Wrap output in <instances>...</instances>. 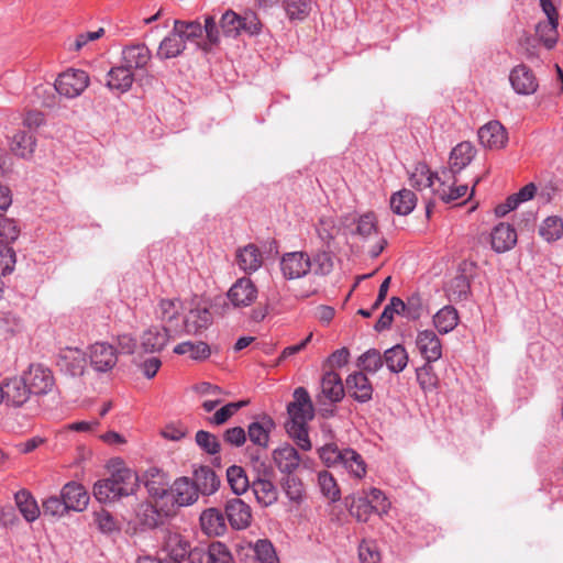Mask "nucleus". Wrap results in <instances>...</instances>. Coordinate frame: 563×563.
Wrapping results in <instances>:
<instances>
[{"instance_id": "obj_42", "label": "nucleus", "mask_w": 563, "mask_h": 563, "mask_svg": "<svg viewBox=\"0 0 563 563\" xmlns=\"http://www.w3.org/2000/svg\"><path fill=\"white\" fill-rule=\"evenodd\" d=\"M383 361L390 372L398 374L408 364V353L402 345L397 344L385 351Z\"/></svg>"}, {"instance_id": "obj_40", "label": "nucleus", "mask_w": 563, "mask_h": 563, "mask_svg": "<svg viewBox=\"0 0 563 563\" xmlns=\"http://www.w3.org/2000/svg\"><path fill=\"white\" fill-rule=\"evenodd\" d=\"M459 320L457 310L452 306H444L433 316V324L441 334L453 331Z\"/></svg>"}, {"instance_id": "obj_52", "label": "nucleus", "mask_w": 563, "mask_h": 563, "mask_svg": "<svg viewBox=\"0 0 563 563\" xmlns=\"http://www.w3.org/2000/svg\"><path fill=\"white\" fill-rule=\"evenodd\" d=\"M417 382L424 393L433 391L438 388L439 378L435 374L432 363H426L416 369Z\"/></svg>"}, {"instance_id": "obj_12", "label": "nucleus", "mask_w": 563, "mask_h": 563, "mask_svg": "<svg viewBox=\"0 0 563 563\" xmlns=\"http://www.w3.org/2000/svg\"><path fill=\"white\" fill-rule=\"evenodd\" d=\"M2 390L3 401L15 408L22 407L33 395L23 375L7 379L2 384Z\"/></svg>"}, {"instance_id": "obj_60", "label": "nucleus", "mask_w": 563, "mask_h": 563, "mask_svg": "<svg viewBox=\"0 0 563 563\" xmlns=\"http://www.w3.org/2000/svg\"><path fill=\"white\" fill-rule=\"evenodd\" d=\"M197 445L207 454L216 455L221 450L219 439L211 432L199 430L195 437Z\"/></svg>"}, {"instance_id": "obj_50", "label": "nucleus", "mask_w": 563, "mask_h": 563, "mask_svg": "<svg viewBox=\"0 0 563 563\" xmlns=\"http://www.w3.org/2000/svg\"><path fill=\"white\" fill-rule=\"evenodd\" d=\"M35 141L24 131L15 133L11 141V151L22 158H29L34 152Z\"/></svg>"}, {"instance_id": "obj_4", "label": "nucleus", "mask_w": 563, "mask_h": 563, "mask_svg": "<svg viewBox=\"0 0 563 563\" xmlns=\"http://www.w3.org/2000/svg\"><path fill=\"white\" fill-rule=\"evenodd\" d=\"M89 85V76L85 70L69 68L55 80V90L66 98L80 96Z\"/></svg>"}, {"instance_id": "obj_10", "label": "nucleus", "mask_w": 563, "mask_h": 563, "mask_svg": "<svg viewBox=\"0 0 563 563\" xmlns=\"http://www.w3.org/2000/svg\"><path fill=\"white\" fill-rule=\"evenodd\" d=\"M311 260L305 252L286 253L280 260V269L285 278L297 279L311 271Z\"/></svg>"}, {"instance_id": "obj_26", "label": "nucleus", "mask_w": 563, "mask_h": 563, "mask_svg": "<svg viewBox=\"0 0 563 563\" xmlns=\"http://www.w3.org/2000/svg\"><path fill=\"white\" fill-rule=\"evenodd\" d=\"M134 82V74L126 66L112 67L107 74L106 86L111 91L119 93L128 92Z\"/></svg>"}, {"instance_id": "obj_17", "label": "nucleus", "mask_w": 563, "mask_h": 563, "mask_svg": "<svg viewBox=\"0 0 563 563\" xmlns=\"http://www.w3.org/2000/svg\"><path fill=\"white\" fill-rule=\"evenodd\" d=\"M152 52L144 43H134L123 47L122 64L133 70H144L151 63Z\"/></svg>"}, {"instance_id": "obj_55", "label": "nucleus", "mask_w": 563, "mask_h": 563, "mask_svg": "<svg viewBox=\"0 0 563 563\" xmlns=\"http://www.w3.org/2000/svg\"><path fill=\"white\" fill-rule=\"evenodd\" d=\"M202 29L203 33H206V41L198 42L197 47L202 51H209L210 46L218 45L220 43V24L218 25L214 16L206 15Z\"/></svg>"}, {"instance_id": "obj_62", "label": "nucleus", "mask_w": 563, "mask_h": 563, "mask_svg": "<svg viewBox=\"0 0 563 563\" xmlns=\"http://www.w3.org/2000/svg\"><path fill=\"white\" fill-rule=\"evenodd\" d=\"M42 510L44 516L62 517L68 511V508L62 496L60 498L57 496H51L43 500Z\"/></svg>"}, {"instance_id": "obj_58", "label": "nucleus", "mask_w": 563, "mask_h": 563, "mask_svg": "<svg viewBox=\"0 0 563 563\" xmlns=\"http://www.w3.org/2000/svg\"><path fill=\"white\" fill-rule=\"evenodd\" d=\"M181 310V302L178 299H161L156 309V318L162 322H172L177 319Z\"/></svg>"}, {"instance_id": "obj_7", "label": "nucleus", "mask_w": 563, "mask_h": 563, "mask_svg": "<svg viewBox=\"0 0 563 563\" xmlns=\"http://www.w3.org/2000/svg\"><path fill=\"white\" fill-rule=\"evenodd\" d=\"M355 233L363 240H369L377 238L376 243L371 247L368 254L371 257H377L387 245V241L384 236L379 235L377 220L373 212L362 214L356 221Z\"/></svg>"}, {"instance_id": "obj_8", "label": "nucleus", "mask_w": 563, "mask_h": 563, "mask_svg": "<svg viewBox=\"0 0 563 563\" xmlns=\"http://www.w3.org/2000/svg\"><path fill=\"white\" fill-rule=\"evenodd\" d=\"M292 397L294 400L287 405V421H311L314 417V408L308 390L305 387H297Z\"/></svg>"}, {"instance_id": "obj_25", "label": "nucleus", "mask_w": 563, "mask_h": 563, "mask_svg": "<svg viewBox=\"0 0 563 563\" xmlns=\"http://www.w3.org/2000/svg\"><path fill=\"white\" fill-rule=\"evenodd\" d=\"M174 501L179 507L190 506L198 500L199 494L194 481L188 477L176 479L170 487Z\"/></svg>"}, {"instance_id": "obj_22", "label": "nucleus", "mask_w": 563, "mask_h": 563, "mask_svg": "<svg viewBox=\"0 0 563 563\" xmlns=\"http://www.w3.org/2000/svg\"><path fill=\"white\" fill-rule=\"evenodd\" d=\"M264 262L262 251L255 244L239 247L235 253V264L245 274L258 271Z\"/></svg>"}, {"instance_id": "obj_34", "label": "nucleus", "mask_w": 563, "mask_h": 563, "mask_svg": "<svg viewBox=\"0 0 563 563\" xmlns=\"http://www.w3.org/2000/svg\"><path fill=\"white\" fill-rule=\"evenodd\" d=\"M256 501L262 507H269L278 500V489L266 478H257L251 485Z\"/></svg>"}, {"instance_id": "obj_45", "label": "nucleus", "mask_w": 563, "mask_h": 563, "mask_svg": "<svg viewBox=\"0 0 563 563\" xmlns=\"http://www.w3.org/2000/svg\"><path fill=\"white\" fill-rule=\"evenodd\" d=\"M540 236L551 243L563 236V220L559 216H550L545 218L539 225Z\"/></svg>"}, {"instance_id": "obj_63", "label": "nucleus", "mask_w": 563, "mask_h": 563, "mask_svg": "<svg viewBox=\"0 0 563 563\" xmlns=\"http://www.w3.org/2000/svg\"><path fill=\"white\" fill-rule=\"evenodd\" d=\"M254 553L261 563H277L275 549L268 540H257L254 544Z\"/></svg>"}, {"instance_id": "obj_14", "label": "nucleus", "mask_w": 563, "mask_h": 563, "mask_svg": "<svg viewBox=\"0 0 563 563\" xmlns=\"http://www.w3.org/2000/svg\"><path fill=\"white\" fill-rule=\"evenodd\" d=\"M225 517L234 530H243L252 522V509L249 504L239 497L229 499L225 503Z\"/></svg>"}, {"instance_id": "obj_16", "label": "nucleus", "mask_w": 563, "mask_h": 563, "mask_svg": "<svg viewBox=\"0 0 563 563\" xmlns=\"http://www.w3.org/2000/svg\"><path fill=\"white\" fill-rule=\"evenodd\" d=\"M272 456L275 466L284 475L295 474L301 463L298 451L289 443H284L276 448Z\"/></svg>"}, {"instance_id": "obj_2", "label": "nucleus", "mask_w": 563, "mask_h": 563, "mask_svg": "<svg viewBox=\"0 0 563 563\" xmlns=\"http://www.w3.org/2000/svg\"><path fill=\"white\" fill-rule=\"evenodd\" d=\"M318 454L328 467L342 466L357 479L366 475V463L362 455L353 449H340L335 443H328L318 450Z\"/></svg>"}, {"instance_id": "obj_64", "label": "nucleus", "mask_w": 563, "mask_h": 563, "mask_svg": "<svg viewBox=\"0 0 563 563\" xmlns=\"http://www.w3.org/2000/svg\"><path fill=\"white\" fill-rule=\"evenodd\" d=\"M93 521L102 533H112L113 531L119 530V526L114 517L104 509L95 511Z\"/></svg>"}, {"instance_id": "obj_23", "label": "nucleus", "mask_w": 563, "mask_h": 563, "mask_svg": "<svg viewBox=\"0 0 563 563\" xmlns=\"http://www.w3.org/2000/svg\"><path fill=\"white\" fill-rule=\"evenodd\" d=\"M170 339L169 330L165 327L152 325L140 336V344L145 353H159Z\"/></svg>"}, {"instance_id": "obj_20", "label": "nucleus", "mask_w": 563, "mask_h": 563, "mask_svg": "<svg viewBox=\"0 0 563 563\" xmlns=\"http://www.w3.org/2000/svg\"><path fill=\"white\" fill-rule=\"evenodd\" d=\"M165 548L168 552L167 558L154 559L145 556L139 559L137 563H181L188 552V542L179 534H170L166 541Z\"/></svg>"}, {"instance_id": "obj_56", "label": "nucleus", "mask_w": 563, "mask_h": 563, "mask_svg": "<svg viewBox=\"0 0 563 563\" xmlns=\"http://www.w3.org/2000/svg\"><path fill=\"white\" fill-rule=\"evenodd\" d=\"M312 0H283L284 10L289 20H305L311 11Z\"/></svg>"}, {"instance_id": "obj_6", "label": "nucleus", "mask_w": 563, "mask_h": 563, "mask_svg": "<svg viewBox=\"0 0 563 563\" xmlns=\"http://www.w3.org/2000/svg\"><path fill=\"white\" fill-rule=\"evenodd\" d=\"M186 558L189 563H235L229 548L220 541L211 542L207 549L188 548Z\"/></svg>"}, {"instance_id": "obj_11", "label": "nucleus", "mask_w": 563, "mask_h": 563, "mask_svg": "<svg viewBox=\"0 0 563 563\" xmlns=\"http://www.w3.org/2000/svg\"><path fill=\"white\" fill-rule=\"evenodd\" d=\"M257 295V287L249 277L239 278L227 294L234 308L250 307L256 300Z\"/></svg>"}, {"instance_id": "obj_39", "label": "nucleus", "mask_w": 563, "mask_h": 563, "mask_svg": "<svg viewBox=\"0 0 563 563\" xmlns=\"http://www.w3.org/2000/svg\"><path fill=\"white\" fill-rule=\"evenodd\" d=\"M471 291V284L466 275L456 274L445 285V294L450 301H461L467 298Z\"/></svg>"}, {"instance_id": "obj_13", "label": "nucleus", "mask_w": 563, "mask_h": 563, "mask_svg": "<svg viewBox=\"0 0 563 563\" xmlns=\"http://www.w3.org/2000/svg\"><path fill=\"white\" fill-rule=\"evenodd\" d=\"M476 150L470 142L459 143L450 154L449 168L441 172L444 178H453L464 169L475 157Z\"/></svg>"}, {"instance_id": "obj_28", "label": "nucleus", "mask_w": 563, "mask_h": 563, "mask_svg": "<svg viewBox=\"0 0 563 563\" xmlns=\"http://www.w3.org/2000/svg\"><path fill=\"white\" fill-rule=\"evenodd\" d=\"M142 481L148 494L155 498H163L168 492V477L158 467L152 466L147 468L142 476Z\"/></svg>"}, {"instance_id": "obj_15", "label": "nucleus", "mask_w": 563, "mask_h": 563, "mask_svg": "<svg viewBox=\"0 0 563 563\" xmlns=\"http://www.w3.org/2000/svg\"><path fill=\"white\" fill-rule=\"evenodd\" d=\"M509 81L516 93L528 96L538 90V80L532 70L523 65L515 66L509 74Z\"/></svg>"}, {"instance_id": "obj_21", "label": "nucleus", "mask_w": 563, "mask_h": 563, "mask_svg": "<svg viewBox=\"0 0 563 563\" xmlns=\"http://www.w3.org/2000/svg\"><path fill=\"white\" fill-rule=\"evenodd\" d=\"M212 323V314L207 305L198 303L191 308L184 320V330L187 334H200Z\"/></svg>"}, {"instance_id": "obj_37", "label": "nucleus", "mask_w": 563, "mask_h": 563, "mask_svg": "<svg viewBox=\"0 0 563 563\" xmlns=\"http://www.w3.org/2000/svg\"><path fill=\"white\" fill-rule=\"evenodd\" d=\"M14 500L21 515L27 522H33L40 517V507L29 490L21 489L16 492L14 494Z\"/></svg>"}, {"instance_id": "obj_31", "label": "nucleus", "mask_w": 563, "mask_h": 563, "mask_svg": "<svg viewBox=\"0 0 563 563\" xmlns=\"http://www.w3.org/2000/svg\"><path fill=\"white\" fill-rule=\"evenodd\" d=\"M346 387L351 396L360 402H366L372 399V384L367 376L362 372L349 375L346 378Z\"/></svg>"}, {"instance_id": "obj_46", "label": "nucleus", "mask_w": 563, "mask_h": 563, "mask_svg": "<svg viewBox=\"0 0 563 563\" xmlns=\"http://www.w3.org/2000/svg\"><path fill=\"white\" fill-rule=\"evenodd\" d=\"M559 21H540L536 26V34L545 48L552 49L559 40Z\"/></svg>"}, {"instance_id": "obj_51", "label": "nucleus", "mask_w": 563, "mask_h": 563, "mask_svg": "<svg viewBox=\"0 0 563 563\" xmlns=\"http://www.w3.org/2000/svg\"><path fill=\"white\" fill-rule=\"evenodd\" d=\"M405 301L398 297H393L390 302L384 308L378 321L375 324L376 331L389 329L393 323L394 316L402 313Z\"/></svg>"}, {"instance_id": "obj_19", "label": "nucleus", "mask_w": 563, "mask_h": 563, "mask_svg": "<svg viewBox=\"0 0 563 563\" xmlns=\"http://www.w3.org/2000/svg\"><path fill=\"white\" fill-rule=\"evenodd\" d=\"M479 143L489 150L503 148L508 141V134L504 125L498 121H489L478 132Z\"/></svg>"}, {"instance_id": "obj_54", "label": "nucleus", "mask_w": 563, "mask_h": 563, "mask_svg": "<svg viewBox=\"0 0 563 563\" xmlns=\"http://www.w3.org/2000/svg\"><path fill=\"white\" fill-rule=\"evenodd\" d=\"M247 404V400L229 402L219 408L211 417H208L206 420L211 426H222L225 422H228L230 418H232L241 408L245 407Z\"/></svg>"}, {"instance_id": "obj_49", "label": "nucleus", "mask_w": 563, "mask_h": 563, "mask_svg": "<svg viewBox=\"0 0 563 563\" xmlns=\"http://www.w3.org/2000/svg\"><path fill=\"white\" fill-rule=\"evenodd\" d=\"M438 177H441V174H433L427 165L421 164L418 165L411 174L410 185L418 190H422L424 188L434 189V183L435 180L438 181Z\"/></svg>"}, {"instance_id": "obj_24", "label": "nucleus", "mask_w": 563, "mask_h": 563, "mask_svg": "<svg viewBox=\"0 0 563 563\" xmlns=\"http://www.w3.org/2000/svg\"><path fill=\"white\" fill-rule=\"evenodd\" d=\"M68 510L82 511L89 504V495L86 488L76 482H69L64 485L60 492Z\"/></svg>"}, {"instance_id": "obj_29", "label": "nucleus", "mask_w": 563, "mask_h": 563, "mask_svg": "<svg viewBox=\"0 0 563 563\" xmlns=\"http://www.w3.org/2000/svg\"><path fill=\"white\" fill-rule=\"evenodd\" d=\"M185 49L186 43L173 26L169 34L161 41L156 51V57L162 60L176 58L180 56Z\"/></svg>"}, {"instance_id": "obj_41", "label": "nucleus", "mask_w": 563, "mask_h": 563, "mask_svg": "<svg viewBox=\"0 0 563 563\" xmlns=\"http://www.w3.org/2000/svg\"><path fill=\"white\" fill-rule=\"evenodd\" d=\"M417 205L415 192L409 189H401L390 197V208L399 216H407L412 212Z\"/></svg>"}, {"instance_id": "obj_33", "label": "nucleus", "mask_w": 563, "mask_h": 563, "mask_svg": "<svg viewBox=\"0 0 563 563\" xmlns=\"http://www.w3.org/2000/svg\"><path fill=\"white\" fill-rule=\"evenodd\" d=\"M439 186L433 189V192L439 196L443 202H453L463 198L468 190L467 185H455V176L453 178H444L442 175L438 177Z\"/></svg>"}, {"instance_id": "obj_48", "label": "nucleus", "mask_w": 563, "mask_h": 563, "mask_svg": "<svg viewBox=\"0 0 563 563\" xmlns=\"http://www.w3.org/2000/svg\"><path fill=\"white\" fill-rule=\"evenodd\" d=\"M136 517L140 523L147 528L154 529L163 522V515L150 503H142L136 509Z\"/></svg>"}, {"instance_id": "obj_36", "label": "nucleus", "mask_w": 563, "mask_h": 563, "mask_svg": "<svg viewBox=\"0 0 563 563\" xmlns=\"http://www.w3.org/2000/svg\"><path fill=\"white\" fill-rule=\"evenodd\" d=\"M194 483L198 488V494L207 496L216 493L220 486L216 472L208 466H202L195 472Z\"/></svg>"}, {"instance_id": "obj_47", "label": "nucleus", "mask_w": 563, "mask_h": 563, "mask_svg": "<svg viewBox=\"0 0 563 563\" xmlns=\"http://www.w3.org/2000/svg\"><path fill=\"white\" fill-rule=\"evenodd\" d=\"M280 484L285 495L290 501L295 504L302 503L305 498V485L298 476L295 474L285 475Z\"/></svg>"}, {"instance_id": "obj_5", "label": "nucleus", "mask_w": 563, "mask_h": 563, "mask_svg": "<svg viewBox=\"0 0 563 563\" xmlns=\"http://www.w3.org/2000/svg\"><path fill=\"white\" fill-rule=\"evenodd\" d=\"M87 356L90 366L97 373H108L118 363L117 349L107 342H96L88 346Z\"/></svg>"}, {"instance_id": "obj_38", "label": "nucleus", "mask_w": 563, "mask_h": 563, "mask_svg": "<svg viewBox=\"0 0 563 563\" xmlns=\"http://www.w3.org/2000/svg\"><path fill=\"white\" fill-rule=\"evenodd\" d=\"M285 429L288 437L300 450L308 452L312 449V443L309 438L308 422L287 421L285 423Z\"/></svg>"}, {"instance_id": "obj_32", "label": "nucleus", "mask_w": 563, "mask_h": 563, "mask_svg": "<svg viewBox=\"0 0 563 563\" xmlns=\"http://www.w3.org/2000/svg\"><path fill=\"white\" fill-rule=\"evenodd\" d=\"M275 428V422L269 417H263L260 421L252 422L247 428L250 441L262 449H266L269 443V435Z\"/></svg>"}, {"instance_id": "obj_61", "label": "nucleus", "mask_w": 563, "mask_h": 563, "mask_svg": "<svg viewBox=\"0 0 563 563\" xmlns=\"http://www.w3.org/2000/svg\"><path fill=\"white\" fill-rule=\"evenodd\" d=\"M358 364L364 371L376 373L382 368L384 361L383 356L377 350L371 349L358 357Z\"/></svg>"}, {"instance_id": "obj_3", "label": "nucleus", "mask_w": 563, "mask_h": 563, "mask_svg": "<svg viewBox=\"0 0 563 563\" xmlns=\"http://www.w3.org/2000/svg\"><path fill=\"white\" fill-rule=\"evenodd\" d=\"M219 24L222 34L232 38H236L242 34L249 36L257 35L262 30L258 16L252 11H246L243 15H240L232 10H228L222 14Z\"/></svg>"}, {"instance_id": "obj_43", "label": "nucleus", "mask_w": 563, "mask_h": 563, "mask_svg": "<svg viewBox=\"0 0 563 563\" xmlns=\"http://www.w3.org/2000/svg\"><path fill=\"white\" fill-rule=\"evenodd\" d=\"M173 26L175 31L178 32L180 37L185 43L192 42L198 43L202 37L203 29L202 24L198 20L194 21H184V20H174Z\"/></svg>"}, {"instance_id": "obj_1", "label": "nucleus", "mask_w": 563, "mask_h": 563, "mask_svg": "<svg viewBox=\"0 0 563 563\" xmlns=\"http://www.w3.org/2000/svg\"><path fill=\"white\" fill-rule=\"evenodd\" d=\"M140 478L128 467L114 471L110 477L98 481L93 485V496L100 503H111L133 495L139 487Z\"/></svg>"}, {"instance_id": "obj_18", "label": "nucleus", "mask_w": 563, "mask_h": 563, "mask_svg": "<svg viewBox=\"0 0 563 563\" xmlns=\"http://www.w3.org/2000/svg\"><path fill=\"white\" fill-rule=\"evenodd\" d=\"M416 346L429 363H434L442 357V343L439 336L432 330L419 331L416 338Z\"/></svg>"}, {"instance_id": "obj_30", "label": "nucleus", "mask_w": 563, "mask_h": 563, "mask_svg": "<svg viewBox=\"0 0 563 563\" xmlns=\"http://www.w3.org/2000/svg\"><path fill=\"white\" fill-rule=\"evenodd\" d=\"M225 516L218 508H208L200 515V526L208 536H222L227 531Z\"/></svg>"}, {"instance_id": "obj_59", "label": "nucleus", "mask_w": 563, "mask_h": 563, "mask_svg": "<svg viewBox=\"0 0 563 563\" xmlns=\"http://www.w3.org/2000/svg\"><path fill=\"white\" fill-rule=\"evenodd\" d=\"M318 484L324 497L331 501H336L340 499V488L331 473L328 471L320 472L318 474Z\"/></svg>"}, {"instance_id": "obj_44", "label": "nucleus", "mask_w": 563, "mask_h": 563, "mask_svg": "<svg viewBox=\"0 0 563 563\" xmlns=\"http://www.w3.org/2000/svg\"><path fill=\"white\" fill-rule=\"evenodd\" d=\"M174 353L178 355L188 354L191 360L203 361L210 356L211 350L210 346L202 341H186L177 344L174 347Z\"/></svg>"}, {"instance_id": "obj_57", "label": "nucleus", "mask_w": 563, "mask_h": 563, "mask_svg": "<svg viewBox=\"0 0 563 563\" xmlns=\"http://www.w3.org/2000/svg\"><path fill=\"white\" fill-rule=\"evenodd\" d=\"M228 483L235 495H242L250 486L245 471L238 465H232L227 470Z\"/></svg>"}, {"instance_id": "obj_53", "label": "nucleus", "mask_w": 563, "mask_h": 563, "mask_svg": "<svg viewBox=\"0 0 563 563\" xmlns=\"http://www.w3.org/2000/svg\"><path fill=\"white\" fill-rule=\"evenodd\" d=\"M350 512L358 521L366 522L372 514L383 515L384 508L372 506L363 496H358L353 500L350 507Z\"/></svg>"}, {"instance_id": "obj_27", "label": "nucleus", "mask_w": 563, "mask_h": 563, "mask_svg": "<svg viewBox=\"0 0 563 563\" xmlns=\"http://www.w3.org/2000/svg\"><path fill=\"white\" fill-rule=\"evenodd\" d=\"M490 242L497 253L507 252L516 245L517 232L510 224L501 222L493 229Z\"/></svg>"}, {"instance_id": "obj_35", "label": "nucleus", "mask_w": 563, "mask_h": 563, "mask_svg": "<svg viewBox=\"0 0 563 563\" xmlns=\"http://www.w3.org/2000/svg\"><path fill=\"white\" fill-rule=\"evenodd\" d=\"M321 394L331 402L340 401L344 396V387L341 377L334 371H328L321 379Z\"/></svg>"}, {"instance_id": "obj_9", "label": "nucleus", "mask_w": 563, "mask_h": 563, "mask_svg": "<svg viewBox=\"0 0 563 563\" xmlns=\"http://www.w3.org/2000/svg\"><path fill=\"white\" fill-rule=\"evenodd\" d=\"M23 376L33 395H46L55 384L53 373L41 364H32Z\"/></svg>"}]
</instances>
